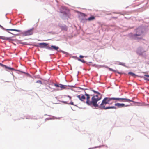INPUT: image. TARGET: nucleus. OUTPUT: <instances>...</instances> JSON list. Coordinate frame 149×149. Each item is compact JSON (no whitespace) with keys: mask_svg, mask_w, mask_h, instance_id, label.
I'll return each instance as SVG.
<instances>
[{"mask_svg":"<svg viewBox=\"0 0 149 149\" xmlns=\"http://www.w3.org/2000/svg\"><path fill=\"white\" fill-rule=\"evenodd\" d=\"M128 74H130L131 76L133 77H134L136 76V75L135 74L132 72H129L128 73Z\"/></svg>","mask_w":149,"mask_h":149,"instance_id":"obj_16","label":"nucleus"},{"mask_svg":"<svg viewBox=\"0 0 149 149\" xmlns=\"http://www.w3.org/2000/svg\"><path fill=\"white\" fill-rule=\"evenodd\" d=\"M79 57L80 58H83L84 57V56H82V55H80L79 56Z\"/></svg>","mask_w":149,"mask_h":149,"instance_id":"obj_24","label":"nucleus"},{"mask_svg":"<svg viewBox=\"0 0 149 149\" xmlns=\"http://www.w3.org/2000/svg\"><path fill=\"white\" fill-rule=\"evenodd\" d=\"M144 76L145 77H149V75H148L145 74V75H144Z\"/></svg>","mask_w":149,"mask_h":149,"instance_id":"obj_23","label":"nucleus"},{"mask_svg":"<svg viewBox=\"0 0 149 149\" xmlns=\"http://www.w3.org/2000/svg\"><path fill=\"white\" fill-rule=\"evenodd\" d=\"M36 83H40L41 84H42V81H40V80H38V81H36Z\"/></svg>","mask_w":149,"mask_h":149,"instance_id":"obj_20","label":"nucleus"},{"mask_svg":"<svg viewBox=\"0 0 149 149\" xmlns=\"http://www.w3.org/2000/svg\"><path fill=\"white\" fill-rule=\"evenodd\" d=\"M34 28H32L22 33V34L24 36L31 35L33 34V32Z\"/></svg>","mask_w":149,"mask_h":149,"instance_id":"obj_3","label":"nucleus"},{"mask_svg":"<svg viewBox=\"0 0 149 149\" xmlns=\"http://www.w3.org/2000/svg\"><path fill=\"white\" fill-rule=\"evenodd\" d=\"M0 65L2 67H3L4 68H5L6 69H8L10 70H14V69L13 68L7 67L6 66L4 65H3L0 63Z\"/></svg>","mask_w":149,"mask_h":149,"instance_id":"obj_9","label":"nucleus"},{"mask_svg":"<svg viewBox=\"0 0 149 149\" xmlns=\"http://www.w3.org/2000/svg\"><path fill=\"white\" fill-rule=\"evenodd\" d=\"M46 48L47 49L51 50H57L59 49V47H58L53 45H52L51 47H47Z\"/></svg>","mask_w":149,"mask_h":149,"instance_id":"obj_6","label":"nucleus"},{"mask_svg":"<svg viewBox=\"0 0 149 149\" xmlns=\"http://www.w3.org/2000/svg\"><path fill=\"white\" fill-rule=\"evenodd\" d=\"M66 97H68L69 98V100H70V102H69L68 100L65 101H62L61 102L65 104H70L72 105H74L73 102L72 101V97H71L69 96V95L68 96H65Z\"/></svg>","mask_w":149,"mask_h":149,"instance_id":"obj_5","label":"nucleus"},{"mask_svg":"<svg viewBox=\"0 0 149 149\" xmlns=\"http://www.w3.org/2000/svg\"><path fill=\"white\" fill-rule=\"evenodd\" d=\"M6 30H10L11 31H17L18 32H21V31L19 30H17L16 29H6Z\"/></svg>","mask_w":149,"mask_h":149,"instance_id":"obj_13","label":"nucleus"},{"mask_svg":"<svg viewBox=\"0 0 149 149\" xmlns=\"http://www.w3.org/2000/svg\"><path fill=\"white\" fill-rule=\"evenodd\" d=\"M21 72H22V73H24V72H22V71H21Z\"/></svg>","mask_w":149,"mask_h":149,"instance_id":"obj_26","label":"nucleus"},{"mask_svg":"<svg viewBox=\"0 0 149 149\" xmlns=\"http://www.w3.org/2000/svg\"><path fill=\"white\" fill-rule=\"evenodd\" d=\"M62 29H63L65 31H66L67 29V27L65 26H62Z\"/></svg>","mask_w":149,"mask_h":149,"instance_id":"obj_17","label":"nucleus"},{"mask_svg":"<svg viewBox=\"0 0 149 149\" xmlns=\"http://www.w3.org/2000/svg\"><path fill=\"white\" fill-rule=\"evenodd\" d=\"M39 45L40 46V47L42 48H44V47L47 46L48 45V44L45 43H41L39 44Z\"/></svg>","mask_w":149,"mask_h":149,"instance_id":"obj_11","label":"nucleus"},{"mask_svg":"<svg viewBox=\"0 0 149 149\" xmlns=\"http://www.w3.org/2000/svg\"><path fill=\"white\" fill-rule=\"evenodd\" d=\"M95 95L88 94L85 92V95H80L77 96V97L81 101L86 103L87 105L97 107L98 105L97 102L102 98V95L98 92L92 90Z\"/></svg>","mask_w":149,"mask_h":149,"instance_id":"obj_1","label":"nucleus"},{"mask_svg":"<svg viewBox=\"0 0 149 149\" xmlns=\"http://www.w3.org/2000/svg\"><path fill=\"white\" fill-rule=\"evenodd\" d=\"M60 88H61V90L65 89L66 88V86L61 84L60 85Z\"/></svg>","mask_w":149,"mask_h":149,"instance_id":"obj_14","label":"nucleus"},{"mask_svg":"<svg viewBox=\"0 0 149 149\" xmlns=\"http://www.w3.org/2000/svg\"><path fill=\"white\" fill-rule=\"evenodd\" d=\"M114 100L119 101L120 102H133V101L131 100L127 99L126 98H114Z\"/></svg>","mask_w":149,"mask_h":149,"instance_id":"obj_4","label":"nucleus"},{"mask_svg":"<svg viewBox=\"0 0 149 149\" xmlns=\"http://www.w3.org/2000/svg\"><path fill=\"white\" fill-rule=\"evenodd\" d=\"M113 97H105L102 100V103L100 105V107L102 109H115L116 107L114 106L105 107L107 104H111L113 102Z\"/></svg>","mask_w":149,"mask_h":149,"instance_id":"obj_2","label":"nucleus"},{"mask_svg":"<svg viewBox=\"0 0 149 149\" xmlns=\"http://www.w3.org/2000/svg\"><path fill=\"white\" fill-rule=\"evenodd\" d=\"M61 84H55L54 86L57 87H60V85H61Z\"/></svg>","mask_w":149,"mask_h":149,"instance_id":"obj_18","label":"nucleus"},{"mask_svg":"<svg viewBox=\"0 0 149 149\" xmlns=\"http://www.w3.org/2000/svg\"><path fill=\"white\" fill-rule=\"evenodd\" d=\"M95 19V17L94 16H92L88 18L86 20L88 21H91L94 20Z\"/></svg>","mask_w":149,"mask_h":149,"instance_id":"obj_12","label":"nucleus"},{"mask_svg":"<svg viewBox=\"0 0 149 149\" xmlns=\"http://www.w3.org/2000/svg\"><path fill=\"white\" fill-rule=\"evenodd\" d=\"M115 106L118 107H127L130 106V105H125L123 103H117L115 104Z\"/></svg>","mask_w":149,"mask_h":149,"instance_id":"obj_7","label":"nucleus"},{"mask_svg":"<svg viewBox=\"0 0 149 149\" xmlns=\"http://www.w3.org/2000/svg\"><path fill=\"white\" fill-rule=\"evenodd\" d=\"M142 33V32L141 31L139 34H136L134 35V36L136 38H137L141 39L142 38V37L141 36V35Z\"/></svg>","mask_w":149,"mask_h":149,"instance_id":"obj_10","label":"nucleus"},{"mask_svg":"<svg viewBox=\"0 0 149 149\" xmlns=\"http://www.w3.org/2000/svg\"><path fill=\"white\" fill-rule=\"evenodd\" d=\"M109 70L110 71H114V72H117L119 73V74H120V73H119V72H117V71H116L114 70H113L111 68H109Z\"/></svg>","mask_w":149,"mask_h":149,"instance_id":"obj_19","label":"nucleus"},{"mask_svg":"<svg viewBox=\"0 0 149 149\" xmlns=\"http://www.w3.org/2000/svg\"><path fill=\"white\" fill-rule=\"evenodd\" d=\"M0 27L1 28H3V27L1 26L0 25Z\"/></svg>","mask_w":149,"mask_h":149,"instance_id":"obj_25","label":"nucleus"},{"mask_svg":"<svg viewBox=\"0 0 149 149\" xmlns=\"http://www.w3.org/2000/svg\"><path fill=\"white\" fill-rule=\"evenodd\" d=\"M119 64L120 65H123V66L124 65H125V63H120V62H119Z\"/></svg>","mask_w":149,"mask_h":149,"instance_id":"obj_21","label":"nucleus"},{"mask_svg":"<svg viewBox=\"0 0 149 149\" xmlns=\"http://www.w3.org/2000/svg\"><path fill=\"white\" fill-rule=\"evenodd\" d=\"M144 79L145 80H148V81H149V79H147L146 78H145V77H144Z\"/></svg>","mask_w":149,"mask_h":149,"instance_id":"obj_22","label":"nucleus"},{"mask_svg":"<svg viewBox=\"0 0 149 149\" xmlns=\"http://www.w3.org/2000/svg\"><path fill=\"white\" fill-rule=\"evenodd\" d=\"M77 59L79 61H80L83 63H85L86 62L85 61L84 59H81L80 58H79L78 57L77 58Z\"/></svg>","mask_w":149,"mask_h":149,"instance_id":"obj_15","label":"nucleus"},{"mask_svg":"<svg viewBox=\"0 0 149 149\" xmlns=\"http://www.w3.org/2000/svg\"><path fill=\"white\" fill-rule=\"evenodd\" d=\"M0 39L4 40H9L10 41L12 40L11 37H6L3 36H0Z\"/></svg>","mask_w":149,"mask_h":149,"instance_id":"obj_8","label":"nucleus"}]
</instances>
